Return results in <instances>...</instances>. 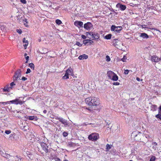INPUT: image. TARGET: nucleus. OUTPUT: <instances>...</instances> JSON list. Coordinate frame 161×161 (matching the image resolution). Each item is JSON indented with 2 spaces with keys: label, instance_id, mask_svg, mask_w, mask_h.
I'll return each instance as SVG.
<instances>
[{
  "label": "nucleus",
  "instance_id": "dca6fc26",
  "mask_svg": "<svg viewBox=\"0 0 161 161\" xmlns=\"http://www.w3.org/2000/svg\"><path fill=\"white\" fill-rule=\"evenodd\" d=\"M93 42V41L90 40H85L83 41V43L85 45H91Z\"/></svg>",
  "mask_w": 161,
  "mask_h": 161
},
{
  "label": "nucleus",
  "instance_id": "39448f33",
  "mask_svg": "<svg viewBox=\"0 0 161 161\" xmlns=\"http://www.w3.org/2000/svg\"><path fill=\"white\" fill-rule=\"evenodd\" d=\"M21 71L20 69H19L15 73L13 77V80L14 81L19 80H20V78L21 76Z\"/></svg>",
  "mask_w": 161,
  "mask_h": 161
},
{
  "label": "nucleus",
  "instance_id": "58836bf2",
  "mask_svg": "<svg viewBox=\"0 0 161 161\" xmlns=\"http://www.w3.org/2000/svg\"><path fill=\"white\" fill-rule=\"evenodd\" d=\"M6 153H4V152L0 149V154L3 157V155H4V154Z\"/></svg>",
  "mask_w": 161,
  "mask_h": 161
},
{
  "label": "nucleus",
  "instance_id": "2f4dec72",
  "mask_svg": "<svg viewBox=\"0 0 161 161\" xmlns=\"http://www.w3.org/2000/svg\"><path fill=\"white\" fill-rule=\"evenodd\" d=\"M11 131L10 130H6L5 131V133L6 134L8 135L10 134L11 133Z\"/></svg>",
  "mask_w": 161,
  "mask_h": 161
},
{
  "label": "nucleus",
  "instance_id": "72a5a7b5",
  "mask_svg": "<svg viewBox=\"0 0 161 161\" xmlns=\"http://www.w3.org/2000/svg\"><path fill=\"white\" fill-rule=\"evenodd\" d=\"M23 42L24 43L28 44V42L27 40H26L25 38H24L23 39Z\"/></svg>",
  "mask_w": 161,
  "mask_h": 161
},
{
  "label": "nucleus",
  "instance_id": "e2e57ef3",
  "mask_svg": "<svg viewBox=\"0 0 161 161\" xmlns=\"http://www.w3.org/2000/svg\"><path fill=\"white\" fill-rule=\"evenodd\" d=\"M25 66H25H24L23 65H22V66H21L20 67V68H23V66Z\"/></svg>",
  "mask_w": 161,
  "mask_h": 161
},
{
  "label": "nucleus",
  "instance_id": "cd10ccee",
  "mask_svg": "<svg viewBox=\"0 0 161 161\" xmlns=\"http://www.w3.org/2000/svg\"><path fill=\"white\" fill-rule=\"evenodd\" d=\"M111 148V146L108 144H107L106 145V150L108 151Z\"/></svg>",
  "mask_w": 161,
  "mask_h": 161
},
{
  "label": "nucleus",
  "instance_id": "bf43d9fd",
  "mask_svg": "<svg viewBox=\"0 0 161 161\" xmlns=\"http://www.w3.org/2000/svg\"><path fill=\"white\" fill-rule=\"evenodd\" d=\"M146 25H142V28H145V27H146Z\"/></svg>",
  "mask_w": 161,
  "mask_h": 161
},
{
  "label": "nucleus",
  "instance_id": "9b49d317",
  "mask_svg": "<svg viewBox=\"0 0 161 161\" xmlns=\"http://www.w3.org/2000/svg\"><path fill=\"white\" fill-rule=\"evenodd\" d=\"M84 28L87 30H90L93 27L92 24L89 22H88L84 25Z\"/></svg>",
  "mask_w": 161,
  "mask_h": 161
},
{
  "label": "nucleus",
  "instance_id": "79ce46f5",
  "mask_svg": "<svg viewBox=\"0 0 161 161\" xmlns=\"http://www.w3.org/2000/svg\"><path fill=\"white\" fill-rule=\"evenodd\" d=\"M68 135V133L66 132H64L63 133V136L64 137H66Z\"/></svg>",
  "mask_w": 161,
  "mask_h": 161
},
{
  "label": "nucleus",
  "instance_id": "6e6d98bb",
  "mask_svg": "<svg viewBox=\"0 0 161 161\" xmlns=\"http://www.w3.org/2000/svg\"><path fill=\"white\" fill-rule=\"evenodd\" d=\"M24 22H26V24L27 23H28L27 20L26 19H24Z\"/></svg>",
  "mask_w": 161,
  "mask_h": 161
},
{
  "label": "nucleus",
  "instance_id": "f8f14e48",
  "mask_svg": "<svg viewBox=\"0 0 161 161\" xmlns=\"http://www.w3.org/2000/svg\"><path fill=\"white\" fill-rule=\"evenodd\" d=\"M161 60V58H158L156 55H154L151 56V61L152 62L157 63L160 61Z\"/></svg>",
  "mask_w": 161,
  "mask_h": 161
},
{
  "label": "nucleus",
  "instance_id": "6ab92c4d",
  "mask_svg": "<svg viewBox=\"0 0 161 161\" xmlns=\"http://www.w3.org/2000/svg\"><path fill=\"white\" fill-rule=\"evenodd\" d=\"M27 119L29 120H37V118L36 116H28L27 117Z\"/></svg>",
  "mask_w": 161,
  "mask_h": 161
},
{
  "label": "nucleus",
  "instance_id": "6e6552de",
  "mask_svg": "<svg viewBox=\"0 0 161 161\" xmlns=\"http://www.w3.org/2000/svg\"><path fill=\"white\" fill-rule=\"evenodd\" d=\"M38 141L40 144L42 149L46 153H47L48 151V147L47 144L46 143H45L42 142L40 140H38Z\"/></svg>",
  "mask_w": 161,
  "mask_h": 161
},
{
  "label": "nucleus",
  "instance_id": "69168bd1",
  "mask_svg": "<svg viewBox=\"0 0 161 161\" xmlns=\"http://www.w3.org/2000/svg\"><path fill=\"white\" fill-rule=\"evenodd\" d=\"M13 136V134H11L10 135V137H12V136Z\"/></svg>",
  "mask_w": 161,
  "mask_h": 161
},
{
  "label": "nucleus",
  "instance_id": "4d7b16f0",
  "mask_svg": "<svg viewBox=\"0 0 161 161\" xmlns=\"http://www.w3.org/2000/svg\"><path fill=\"white\" fill-rule=\"evenodd\" d=\"M47 111L45 109L43 111V113H44L45 114H46L47 113Z\"/></svg>",
  "mask_w": 161,
  "mask_h": 161
},
{
  "label": "nucleus",
  "instance_id": "864d4df0",
  "mask_svg": "<svg viewBox=\"0 0 161 161\" xmlns=\"http://www.w3.org/2000/svg\"><path fill=\"white\" fill-rule=\"evenodd\" d=\"M25 58L26 60L28 61L29 59V57L28 56H27L25 57Z\"/></svg>",
  "mask_w": 161,
  "mask_h": 161
},
{
  "label": "nucleus",
  "instance_id": "3c124183",
  "mask_svg": "<svg viewBox=\"0 0 161 161\" xmlns=\"http://www.w3.org/2000/svg\"><path fill=\"white\" fill-rule=\"evenodd\" d=\"M81 37L83 39H85L86 38V36L84 35H82Z\"/></svg>",
  "mask_w": 161,
  "mask_h": 161
},
{
  "label": "nucleus",
  "instance_id": "2eb2a0df",
  "mask_svg": "<svg viewBox=\"0 0 161 161\" xmlns=\"http://www.w3.org/2000/svg\"><path fill=\"white\" fill-rule=\"evenodd\" d=\"M91 36L92 38V40H97L99 37V35L97 33L92 32Z\"/></svg>",
  "mask_w": 161,
  "mask_h": 161
},
{
  "label": "nucleus",
  "instance_id": "0e129e2a",
  "mask_svg": "<svg viewBox=\"0 0 161 161\" xmlns=\"http://www.w3.org/2000/svg\"><path fill=\"white\" fill-rule=\"evenodd\" d=\"M159 109H160V111H161V106H160L159 107Z\"/></svg>",
  "mask_w": 161,
  "mask_h": 161
},
{
  "label": "nucleus",
  "instance_id": "c03bdc74",
  "mask_svg": "<svg viewBox=\"0 0 161 161\" xmlns=\"http://www.w3.org/2000/svg\"><path fill=\"white\" fill-rule=\"evenodd\" d=\"M31 69H30L28 68L27 69V71L26 72V74H28V73H30L31 72Z\"/></svg>",
  "mask_w": 161,
  "mask_h": 161
},
{
  "label": "nucleus",
  "instance_id": "680f3d73",
  "mask_svg": "<svg viewBox=\"0 0 161 161\" xmlns=\"http://www.w3.org/2000/svg\"><path fill=\"white\" fill-rule=\"evenodd\" d=\"M152 30H154L158 31L157 30V29H156L155 28H152Z\"/></svg>",
  "mask_w": 161,
  "mask_h": 161
},
{
  "label": "nucleus",
  "instance_id": "aec40b11",
  "mask_svg": "<svg viewBox=\"0 0 161 161\" xmlns=\"http://www.w3.org/2000/svg\"><path fill=\"white\" fill-rule=\"evenodd\" d=\"M140 36L142 37L144 39H147L149 37L145 33H140Z\"/></svg>",
  "mask_w": 161,
  "mask_h": 161
},
{
  "label": "nucleus",
  "instance_id": "338daca9",
  "mask_svg": "<svg viewBox=\"0 0 161 161\" xmlns=\"http://www.w3.org/2000/svg\"><path fill=\"white\" fill-rule=\"evenodd\" d=\"M27 55V54L26 53H25V54H24V56L25 57H26V55Z\"/></svg>",
  "mask_w": 161,
  "mask_h": 161
},
{
  "label": "nucleus",
  "instance_id": "e433bc0d",
  "mask_svg": "<svg viewBox=\"0 0 161 161\" xmlns=\"http://www.w3.org/2000/svg\"><path fill=\"white\" fill-rule=\"evenodd\" d=\"M155 158V157L154 156H153L151 158L150 161H154Z\"/></svg>",
  "mask_w": 161,
  "mask_h": 161
},
{
  "label": "nucleus",
  "instance_id": "09e8293b",
  "mask_svg": "<svg viewBox=\"0 0 161 161\" xmlns=\"http://www.w3.org/2000/svg\"><path fill=\"white\" fill-rule=\"evenodd\" d=\"M27 79V78H26L25 77H23L22 78V79L21 80H23V81H25Z\"/></svg>",
  "mask_w": 161,
  "mask_h": 161
},
{
  "label": "nucleus",
  "instance_id": "4c0bfd02",
  "mask_svg": "<svg viewBox=\"0 0 161 161\" xmlns=\"http://www.w3.org/2000/svg\"><path fill=\"white\" fill-rule=\"evenodd\" d=\"M76 45H77L79 47H81L82 46V44L80 43L79 42H77L76 43Z\"/></svg>",
  "mask_w": 161,
  "mask_h": 161
},
{
  "label": "nucleus",
  "instance_id": "13d9d810",
  "mask_svg": "<svg viewBox=\"0 0 161 161\" xmlns=\"http://www.w3.org/2000/svg\"><path fill=\"white\" fill-rule=\"evenodd\" d=\"M153 145H154L155 146H156V145H157V143L156 142H154L153 143Z\"/></svg>",
  "mask_w": 161,
  "mask_h": 161
},
{
  "label": "nucleus",
  "instance_id": "de8ad7c7",
  "mask_svg": "<svg viewBox=\"0 0 161 161\" xmlns=\"http://www.w3.org/2000/svg\"><path fill=\"white\" fill-rule=\"evenodd\" d=\"M20 2L23 4H25L26 3V0H20Z\"/></svg>",
  "mask_w": 161,
  "mask_h": 161
},
{
  "label": "nucleus",
  "instance_id": "4be33fe9",
  "mask_svg": "<svg viewBox=\"0 0 161 161\" xmlns=\"http://www.w3.org/2000/svg\"><path fill=\"white\" fill-rule=\"evenodd\" d=\"M157 108V106L156 105H152L150 107L151 110L153 111H154L156 110Z\"/></svg>",
  "mask_w": 161,
  "mask_h": 161
},
{
  "label": "nucleus",
  "instance_id": "a211bd4d",
  "mask_svg": "<svg viewBox=\"0 0 161 161\" xmlns=\"http://www.w3.org/2000/svg\"><path fill=\"white\" fill-rule=\"evenodd\" d=\"M88 58V56L85 54H83L79 56L78 59L80 60H82L85 59H86Z\"/></svg>",
  "mask_w": 161,
  "mask_h": 161
},
{
  "label": "nucleus",
  "instance_id": "c85d7f7f",
  "mask_svg": "<svg viewBox=\"0 0 161 161\" xmlns=\"http://www.w3.org/2000/svg\"><path fill=\"white\" fill-rule=\"evenodd\" d=\"M68 145L70 147H73L75 145V143L72 142H68Z\"/></svg>",
  "mask_w": 161,
  "mask_h": 161
},
{
  "label": "nucleus",
  "instance_id": "423d86ee",
  "mask_svg": "<svg viewBox=\"0 0 161 161\" xmlns=\"http://www.w3.org/2000/svg\"><path fill=\"white\" fill-rule=\"evenodd\" d=\"M123 28L121 26H116L115 25H112L111 27V31H114L117 33H119Z\"/></svg>",
  "mask_w": 161,
  "mask_h": 161
},
{
  "label": "nucleus",
  "instance_id": "bb28decb",
  "mask_svg": "<svg viewBox=\"0 0 161 161\" xmlns=\"http://www.w3.org/2000/svg\"><path fill=\"white\" fill-rule=\"evenodd\" d=\"M29 67L33 70H34V68H35V66L34 64L32 63H31L29 64Z\"/></svg>",
  "mask_w": 161,
  "mask_h": 161
},
{
  "label": "nucleus",
  "instance_id": "f704fd0d",
  "mask_svg": "<svg viewBox=\"0 0 161 161\" xmlns=\"http://www.w3.org/2000/svg\"><path fill=\"white\" fill-rule=\"evenodd\" d=\"M92 32H86V36H92Z\"/></svg>",
  "mask_w": 161,
  "mask_h": 161
},
{
  "label": "nucleus",
  "instance_id": "ddd939ff",
  "mask_svg": "<svg viewBox=\"0 0 161 161\" xmlns=\"http://www.w3.org/2000/svg\"><path fill=\"white\" fill-rule=\"evenodd\" d=\"M116 7L119 8L121 11L125 10L126 8L125 5H124L120 3H118L116 5Z\"/></svg>",
  "mask_w": 161,
  "mask_h": 161
},
{
  "label": "nucleus",
  "instance_id": "b1692460",
  "mask_svg": "<svg viewBox=\"0 0 161 161\" xmlns=\"http://www.w3.org/2000/svg\"><path fill=\"white\" fill-rule=\"evenodd\" d=\"M112 35L111 34H108L105 36L104 38L106 39L109 40L111 38Z\"/></svg>",
  "mask_w": 161,
  "mask_h": 161
},
{
  "label": "nucleus",
  "instance_id": "774afa93",
  "mask_svg": "<svg viewBox=\"0 0 161 161\" xmlns=\"http://www.w3.org/2000/svg\"><path fill=\"white\" fill-rule=\"evenodd\" d=\"M37 161H42V160H40V159L38 160V159H37Z\"/></svg>",
  "mask_w": 161,
  "mask_h": 161
},
{
  "label": "nucleus",
  "instance_id": "9d476101",
  "mask_svg": "<svg viewBox=\"0 0 161 161\" xmlns=\"http://www.w3.org/2000/svg\"><path fill=\"white\" fill-rule=\"evenodd\" d=\"M144 135L142 133H139L135 135L134 136L135 139L136 141H141V138L142 137H144Z\"/></svg>",
  "mask_w": 161,
  "mask_h": 161
},
{
  "label": "nucleus",
  "instance_id": "1a4fd4ad",
  "mask_svg": "<svg viewBox=\"0 0 161 161\" xmlns=\"http://www.w3.org/2000/svg\"><path fill=\"white\" fill-rule=\"evenodd\" d=\"M10 103L12 104H14L16 105L19 104L21 105L24 102V101H21L19 98H16L15 99L9 101Z\"/></svg>",
  "mask_w": 161,
  "mask_h": 161
},
{
  "label": "nucleus",
  "instance_id": "c9c22d12",
  "mask_svg": "<svg viewBox=\"0 0 161 161\" xmlns=\"http://www.w3.org/2000/svg\"><path fill=\"white\" fill-rule=\"evenodd\" d=\"M13 158H14V159L15 160H16V159H18V161H20L21 160V158H20L18 157V156H15V157H14Z\"/></svg>",
  "mask_w": 161,
  "mask_h": 161
},
{
  "label": "nucleus",
  "instance_id": "ea45409f",
  "mask_svg": "<svg viewBox=\"0 0 161 161\" xmlns=\"http://www.w3.org/2000/svg\"><path fill=\"white\" fill-rule=\"evenodd\" d=\"M48 140L45 138H44V139H43V141L42 142H44L45 143H46L48 142Z\"/></svg>",
  "mask_w": 161,
  "mask_h": 161
},
{
  "label": "nucleus",
  "instance_id": "4468645a",
  "mask_svg": "<svg viewBox=\"0 0 161 161\" xmlns=\"http://www.w3.org/2000/svg\"><path fill=\"white\" fill-rule=\"evenodd\" d=\"M74 25L80 28V27H83V22L82 21H75L74 23Z\"/></svg>",
  "mask_w": 161,
  "mask_h": 161
},
{
  "label": "nucleus",
  "instance_id": "5fc2aeb1",
  "mask_svg": "<svg viewBox=\"0 0 161 161\" xmlns=\"http://www.w3.org/2000/svg\"><path fill=\"white\" fill-rule=\"evenodd\" d=\"M145 136L146 138L148 139L149 137V136L148 135H145L144 137Z\"/></svg>",
  "mask_w": 161,
  "mask_h": 161
},
{
  "label": "nucleus",
  "instance_id": "393cba45",
  "mask_svg": "<svg viewBox=\"0 0 161 161\" xmlns=\"http://www.w3.org/2000/svg\"><path fill=\"white\" fill-rule=\"evenodd\" d=\"M155 117L157 119L159 118L161 120V113L160 112H159L158 114L155 115Z\"/></svg>",
  "mask_w": 161,
  "mask_h": 161
},
{
  "label": "nucleus",
  "instance_id": "473e14b6",
  "mask_svg": "<svg viewBox=\"0 0 161 161\" xmlns=\"http://www.w3.org/2000/svg\"><path fill=\"white\" fill-rule=\"evenodd\" d=\"M126 59V57L124 55L123 58H121V60L123 62H125Z\"/></svg>",
  "mask_w": 161,
  "mask_h": 161
},
{
  "label": "nucleus",
  "instance_id": "49530a36",
  "mask_svg": "<svg viewBox=\"0 0 161 161\" xmlns=\"http://www.w3.org/2000/svg\"><path fill=\"white\" fill-rule=\"evenodd\" d=\"M113 85H114L117 86L119 85V83L117 82H115L113 83Z\"/></svg>",
  "mask_w": 161,
  "mask_h": 161
},
{
  "label": "nucleus",
  "instance_id": "f03ea898",
  "mask_svg": "<svg viewBox=\"0 0 161 161\" xmlns=\"http://www.w3.org/2000/svg\"><path fill=\"white\" fill-rule=\"evenodd\" d=\"M15 85L14 82H13L10 83L9 85H7L4 87L3 88H2L1 90V92L2 93H4L6 92H9L10 90L12 89V88Z\"/></svg>",
  "mask_w": 161,
  "mask_h": 161
},
{
  "label": "nucleus",
  "instance_id": "f3484780",
  "mask_svg": "<svg viewBox=\"0 0 161 161\" xmlns=\"http://www.w3.org/2000/svg\"><path fill=\"white\" fill-rule=\"evenodd\" d=\"M115 73L112 71H108L107 72V75L109 79H111Z\"/></svg>",
  "mask_w": 161,
  "mask_h": 161
},
{
  "label": "nucleus",
  "instance_id": "a19ab883",
  "mask_svg": "<svg viewBox=\"0 0 161 161\" xmlns=\"http://www.w3.org/2000/svg\"><path fill=\"white\" fill-rule=\"evenodd\" d=\"M10 103V102L9 101H8V102H1V103H1L2 104H3L4 105H6L8 103Z\"/></svg>",
  "mask_w": 161,
  "mask_h": 161
},
{
  "label": "nucleus",
  "instance_id": "a878e982",
  "mask_svg": "<svg viewBox=\"0 0 161 161\" xmlns=\"http://www.w3.org/2000/svg\"><path fill=\"white\" fill-rule=\"evenodd\" d=\"M55 22L58 25H60L62 23V21L59 19H56L55 20Z\"/></svg>",
  "mask_w": 161,
  "mask_h": 161
},
{
  "label": "nucleus",
  "instance_id": "c756f323",
  "mask_svg": "<svg viewBox=\"0 0 161 161\" xmlns=\"http://www.w3.org/2000/svg\"><path fill=\"white\" fill-rule=\"evenodd\" d=\"M11 156L9 154L6 153L3 155V157L7 158H9Z\"/></svg>",
  "mask_w": 161,
  "mask_h": 161
},
{
  "label": "nucleus",
  "instance_id": "37998d69",
  "mask_svg": "<svg viewBox=\"0 0 161 161\" xmlns=\"http://www.w3.org/2000/svg\"><path fill=\"white\" fill-rule=\"evenodd\" d=\"M17 31L19 34H20L22 33V31L21 29H17Z\"/></svg>",
  "mask_w": 161,
  "mask_h": 161
},
{
  "label": "nucleus",
  "instance_id": "5701e85b",
  "mask_svg": "<svg viewBox=\"0 0 161 161\" xmlns=\"http://www.w3.org/2000/svg\"><path fill=\"white\" fill-rule=\"evenodd\" d=\"M0 28L1 30L4 31L6 30V27L5 25H0Z\"/></svg>",
  "mask_w": 161,
  "mask_h": 161
},
{
  "label": "nucleus",
  "instance_id": "603ef678",
  "mask_svg": "<svg viewBox=\"0 0 161 161\" xmlns=\"http://www.w3.org/2000/svg\"><path fill=\"white\" fill-rule=\"evenodd\" d=\"M28 45V44L25 43V44L24 45V46L25 49L26 48V47Z\"/></svg>",
  "mask_w": 161,
  "mask_h": 161
},
{
  "label": "nucleus",
  "instance_id": "f257e3e1",
  "mask_svg": "<svg viewBox=\"0 0 161 161\" xmlns=\"http://www.w3.org/2000/svg\"><path fill=\"white\" fill-rule=\"evenodd\" d=\"M85 102L89 106H97L100 104L99 99L94 97L86 98Z\"/></svg>",
  "mask_w": 161,
  "mask_h": 161
},
{
  "label": "nucleus",
  "instance_id": "0eeeda50",
  "mask_svg": "<svg viewBox=\"0 0 161 161\" xmlns=\"http://www.w3.org/2000/svg\"><path fill=\"white\" fill-rule=\"evenodd\" d=\"M55 119L57 120H58L59 122H61V123L64 125L65 127L69 125L67 120L64 119L62 117H59L57 116L55 117Z\"/></svg>",
  "mask_w": 161,
  "mask_h": 161
},
{
  "label": "nucleus",
  "instance_id": "20e7f679",
  "mask_svg": "<svg viewBox=\"0 0 161 161\" xmlns=\"http://www.w3.org/2000/svg\"><path fill=\"white\" fill-rule=\"evenodd\" d=\"M99 138V134L97 133H93L88 136V139L91 141L95 142Z\"/></svg>",
  "mask_w": 161,
  "mask_h": 161
},
{
  "label": "nucleus",
  "instance_id": "7ed1b4c3",
  "mask_svg": "<svg viewBox=\"0 0 161 161\" xmlns=\"http://www.w3.org/2000/svg\"><path fill=\"white\" fill-rule=\"evenodd\" d=\"M73 70L71 67H69L66 71L63 77L62 78L64 79H68L69 78V75L73 76L74 75Z\"/></svg>",
  "mask_w": 161,
  "mask_h": 161
},
{
  "label": "nucleus",
  "instance_id": "a18cd8bd",
  "mask_svg": "<svg viewBox=\"0 0 161 161\" xmlns=\"http://www.w3.org/2000/svg\"><path fill=\"white\" fill-rule=\"evenodd\" d=\"M129 70L128 69H126L125 70L124 74L125 75H127L129 72Z\"/></svg>",
  "mask_w": 161,
  "mask_h": 161
},
{
  "label": "nucleus",
  "instance_id": "052dcab7",
  "mask_svg": "<svg viewBox=\"0 0 161 161\" xmlns=\"http://www.w3.org/2000/svg\"><path fill=\"white\" fill-rule=\"evenodd\" d=\"M55 161H61L60 159L59 158H58Z\"/></svg>",
  "mask_w": 161,
  "mask_h": 161
},
{
  "label": "nucleus",
  "instance_id": "8fccbe9b",
  "mask_svg": "<svg viewBox=\"0 0 161 161\" xmlns=\"http://www.w3.org/2000/svg\"><path fill=\"white\" fill-rule=\"evenodd\" d=\"M136 80H137L138 81H142V79H141V80L140 78H138V77H137L136 78Z\"/></svg>",
  "mask_w": 161,
  "mask_h": 161
},
{
  "label": "nucleus",
  "instance_id": "7c9ffc66",
  "mask_svg": "<svg viewBox=\"0 0 161 161\" xmlns=\"http://www.w3.org/2000/svg\"><path fill=\"white\" fill-rule=\"evenodd\" d=\"M106 60L108 62H109L110 60V58L109 56L108 55H107L106 56Z\"/></svg>",
  "mask_w": 161,
  "mask_h": 161
},
{
  "label": "nucleus",
  "instance_id": "412c9836",
  "mask_svg": "<svg viewBox=\"0 0 161 161\" xmlns=\"http://www.w3.org/2000/svg\"><path fill=\"white\" fill-rule=\"evenodd\" d=\"M118 79V76L115 73L114 74V75H113L112 78H111L110 80H113V81H117Z\"/></svg>",
  "mask_w": 161,
  "mask_h": 161
}]
</instances>
